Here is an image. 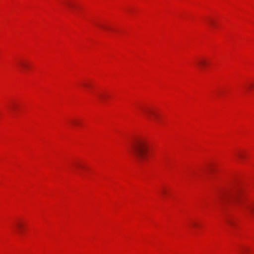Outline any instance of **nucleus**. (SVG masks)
Returning a JSON list of instances; mask_svg holds the SVG:
<instances>
[{"label": "nucleus", "instance_id": "f8f14e48", "mask_svg": "<svg viewBox=\"0 0 254 254\" xmlns=\"http://www.w3.org/2000/svg\"><path fill=\"white\" fill-rule=\"evenodd\" d=\"M101 27L103 28H104L105 27L103 26H101Z\"/></svg>", "mask_w": 254, "mask_h": 254}, {"label": "nucleus", "instance_id": "f257e3e1", "mask_svg": "<svg viewBox=\"0 0 254 254\" xmlns=\"http://www.w3.org/2000/svg\"><path fill=\"white\" fill-rule=\"evenodd\" d=\"M149 144L143 138L135 140L131 145V153L140 162L144 163L147 160Z\"/></svg>", "mask_w": 254, "mask_h": 254}, {"label": "nucleus", "instance_id": "f03ea898", "mask_svg": "<svg viewBox=\"0 0 254 254\" xmlns=\"http://www.w3.org/2000/svg\"><path fill=\"white\" fill-rule=\"evenodd\" d=\"M237 197L238 196L236 193L230 192L224 193L220 196V198L222 201H229L231 199H237Z\"/></svg>", "mask_w": 254, "mask_h": 254}, {"label": "nucleus", "instance_id": "9b49d317", "mask_svg": "<svg viewBox=\"0 0 254 254\" xmlns=\"http://www.w3.org/2000/svg\"><path fill=\"white\" fill-rule=\"evenodd\" d=\"M165 193V190H163V191H162V193H163V194H164V193Z\"/></svg>", "mask_w": 254, "mask_h": 254}, {"label": "nucleus", "instance_id": "ddd939ff", "mask_svg": "<svg viewBox=\"0 0 254 254\" xmlns=\"http://www.w3.org/2000/svg\"><path fill=\"white\" fill-rule=\"evenodd\" d=\"M73 123L76 124V122H73Z\"/></svg>", "mask_w": 254, "mask_h": 254}, {"label": "nucleus", "instance_id": "6e6552de", "mask_svg": "<svg viewBox=\"0 0 254 254\" xmlns=\"http://www.w3.org/2000/svg\"><path fill=\"white\" fill-rule=\"evenodd\" d=\"M209 24H210V25H212V26H214L215 25V22L213 20H210L209 21Z\"/></svg>", "mask_w": 254, "mask_h": 254}, {"label": "nucleus", "instance_id": "9d476101", "mask_svg": "<svg viewBox=\"0 0 254 254\" xmlns=\"http://www.w3.org/2000/svg\"><path fill=\"white\" fill-rule=\"evenodd\" d=\"M192 225L194 226H196V224L195 223H192Z\"/></svg>", "mask_w": 254, "mask_h": 254}, {"label": "nucleus", "instance_id": "20e7f679", "mask_svg": "<svg viewBox=\"0 0 254 254\" xmlns=\"http://www.w3.org/2000/svg\"><path fill=\"white\" fill-rule=\"evenodd\" d=\"M206 64V62L202 59L199 60L197 61V64L200 67H203Z\"/></svg>", "mask_w": 254, "mask_h": 254}, {"label": "nucleus", "instance_id": "0eeeda50", "mask_svg": "<svg viewBox=\"0 0 254 254\" xmlns=\"http://www.w3.org/2000/svg\"><path fill=\"white\" fill-rule=\"evenodd\" d=\"M20 64L21 66L23 67L24 68H27V65L26 64L24 63H20Z\"/></svg>", "mask_w": 254, "mask_h": 254}, {"label": "nucleus", "instance_id": "1a4fd4ad", "mask_svg": "<svg viewBox=\"0 0 254 254\" xmlns=\"http://www.w3.org/2000/svg\"><path fill=\"white\" fill-rule=\"evenodd\" d=\"M83 85V86H84L85 87H88L89 86V84H88L87 83H84Z\"/></svg>", "mask_w": 254, "mask_h": 254}, {"label": "nucleus", "instance_id": "7ed1b4c3", "mask_svg": "<svg viewBox=\"0 0 254 254\" xmlns=\"http://www.w3.org/2000/svg\"><path fill=\"white\" fill-rule=\"evenodd\" d=\"M145 116L148 119H152V116L157 117V113L152 109L145 108L143 110Z\"/></svg>", "mask_w": 254, "mask_h": 254}, {"label": "nucleus", "instance_id": "39448f33", "mask_svg": "<svg viewBox=\"0 0 254 254\" xmlns=\"http://www.w3.org/2000/svg\"><path fill=\"white\" fill-rule=\"evenodd\" d=\"M16 226L17 228V232L18 233H20L21 232L22 229L23 228V225L20 222H17L16 224Z\"/></svg>", "mask_w": 254, "mask_h": 254}, {"label": "nucleus", "instance_id": "423d86ee", "mask_svg": "<svg viewBox=\"0 0 254 254\" xmlns=\"http://www.w3.org/2000/svg\"><path fill=\"white\" fill-rule=\"evenodd\" d=\"M226 221L230 225H232L233 226V225H234V222H233V221L232 220L227 219V220H226Z\"/></svg>", "mask_w": 254, "mask_h": 254}]
</instances>
